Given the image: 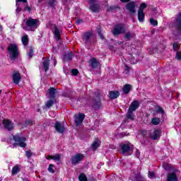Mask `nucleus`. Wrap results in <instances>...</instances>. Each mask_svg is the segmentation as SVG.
<instances>
[{
  "instance_id": "f257e3e1",
  "label": "nucleus",
  "mask_w": 181,
  "mask_h": 181,
  "mask_svg": "<svg viewBox=\"0 0 181 181\" xmlns=\"http://www.w3.org/2000/svg\"><path fill=\"white\" fill-rule=\"evenodd\" d=\"M24 23L25 24L21 25L23 30H27L28 32H35V30L37 29L39 20L30 17L28 18H25Z\"/></svg>"
},
{
  "instance_id": "f03ea898",
  "label": "nucleus",
  "mask_w": 181,
  "mask_h": 181,
  "mask_svg": "<svg viewBox=\"0 0 181 181\" xmlns=\"http://www.w3.org/2000/svg\"><path fill=\"white\" fill-rule=\"evenodd\" d=\"M103 103H101V95L98 93L92 98H90L87 100L86 107H90L96 111L101 109Z\"/></svg>"
},
{
  "instance_id": "7ed1b4c3",
  "label": "nucleus",
  "mask_w": 181,
  "mask_h": 181,
  "mask_svg": "<svg viewBox=\"0 0 181 181\" xmlns=\"http://www.w3.org/2000/svg\"><path fill=\"white\" fill-rule=\"evenodd\" d=\"M139 108V101L137 100H134L127 110V112L126 114V117L127 119H130L131 121H134L135 119V115L134 114V112L136 111Z\"/></svg>"
},
{
  "instance_id": "20e7f679",
  "label": "nucleus",
  "mask_w": 181,
  "mask_h": 181,
  "mask_svg": "<svg viewBox=\"0 0 181 181\" xmlns=\"http://www.w3.org/2000/svg\"><path fill=\"white\" fill-rule=\"evenodd\" d=\"M13 139L14 141V146H20V148H26V137L21 136L19 133L13 136Z\"/></svg>"
},
{
  "instance_id": "39448f33",
  "label": "nucleus",
  "mask_w": 181,
  "mask_h": 181,
  "mask_svg": "<svg viewBox=\"0 0 181 181\" xmlns=\"http://www.w3.org/2000/svg\"><path fill=\"white\" fill-rule=\"evenodd\" d=\"M11 60H16L19 57V48L16 44H10L8 47Z\"/></svg>"
},
{
  "instance_id": "423d86ee",
  "label": "nucleus",
  "mask_w": 181,
  "mask_h": 181,
  "mask_svg": "<svg viewBox=\"0 0 181 181\" xmlns=\"http://www.w3.org/2000/svg\"><path fill=\"white\" fill-rule=\"evenodd\" d=\"M125 32H127V27L124 24L118 23L114 26L112 33L113 36H119V35H124Z\"/></svg>"
},
{
  "instance_id": "0eeeda50",
  "label": "nucleus",
  "mask_w": 181,
  "mask_h": 181,
  "mask_svg": "<svg viewBox=\"0 0 181 181\" xmlns=\"http://www.w3.org/2000/svg\"><path fill=\"white\" fill-rule=\"evenodd\" d=\"M169 170H172V173L167 175V181H179V178L176 174L177 172H179V170L175 168L173 166H170Z\"/></svg>"
},
{
  "instance_id": "6e6552de",
  "label": "nucleus",
  "mask_w": 181,
  "mask_h": 181,
  "mask_svg": "<svg viewBox=\"0 0 181 181\" xmlns=\"http://www.w3.org/2000/svg\"><path fill=\"white\" fill-rule=\"evenodd\" d=\"M125 8L128 11L129 15H135L136 13V1H131L125 5Z\"/></svg>"
},
{
  "instance_id": "1a4fd4ad",
  "label": "nucleus",
  "mask_w": 181,
  "mask_h": 181,
  "mask_svg": "<svg viewBox=\"0 0 181 181\" xmlns=\"http://www.w3.org/2000/svg\"><path fill=\"white\" fill-rule=\"evenodd\" d=\"M82 160H84V155L83 153H78L71 158V163L74 166L78 165Z\"/></svg>"
},
{
  "instance_id": "9d476101",
  "label": "nucleus",
  "mask_w": 181,
  "mask_h": 181,
  "mask_svg": "<svg viewBox=\"0 0 181 181\" xmlns=\"http://www.w3.org/2000/svg\"><path fill=\"white\" fill-rule=\"evenodd\" d=\"M74 118L76 127H80V125L83 124L84 118H86V115H84V113L79 112L78 114L74 115Z\"/></svg>"
},
{
  "instance_id": "9b49d317",
  "label": "nucleus",
  "mask_w": 181,
  "mask_h": 181,
  "mask_svg": "<svg viewBox=\"0 0 181 181\" xmlns=\"http://www.w3.org/2000/svg\"><path fill=\"white\" fill-rule=\"evenodd\" d=\"M93 36L92 32H85L82 34V40L86 46L91 45V37Z\"/></svg>"
},
{
  "instance_id": "f8f14e48",
  "label": "nucleus",
  "mask_w": 181,
  "mask_h": 181,
  "mask_svg": "<svg viewBox=\"0 0 181 181\" xmlns=\"http://www.w3.org/2000/svg\"><path fill=\"white\" fill-rule=\"evenodd\" d=\"M149 136L151 139H153V141H156V139H159V138L162 136V130L156 129L151 134H150Z\"/></svg>"
},
{
  "instance_id": "ddd939ff",
  "label": "nucleus",
  "mask_w": 181,
  "mask_h": 181,
  "mask_svg": "<svg viewBox=\"0 0 181 181\" xmlns=\"http://www.w3.org/2000/svg\"><path fill=\"white\" fill-rule=\"evenodd\" d=\"M54 127L56 129L57 132H59V134H64V131H66L64 125L59 121H57L55 122Z\"/></svg>"
},
{
  "instance_id": "4468645a",
  "label": "nucleus",
  "mask_w": 181,
  "mask_h": 181,
  "mask_svg": "<svg viewBox=\"0 0 181 181\" xmlns=\"http://www.w3.org/2000/svg\"><path fill=\"white\" fill-rule=\"evenodd\" d=\"M52 28L54 29V35L57 40H60L62 39V34L59 30V27L56 24H51Z\"/></svg>"
},
{
  "instance_id": "2eb2a0df",
  "label": "nucleus",
  "mask_w": 181,
  "mask_h": 181,
  "mask_svg": "<svg viewBox=\"0 0 181 181\" xmlns=\"http://www.w3.org/2000/svg\"><path fill=\"white\" fill-rule=\"evenodd\" d=\"M12 78L13 83H14V84H19V83H21L22 80V76H21L19 71H14V73L13 74Z\"/></svg>"
},
{
  "instance_id": "dca6fc26",
  "label": "nucleus",
  "mask_w": 181,
  "mask_h": 181,
  "mask_svg": "<svg viewBox=\"0 0 181 181\" xmlns=\"http://www.w3.org/2000/svg\"><path fill=\"white\" fill-rule=\"evenodd\" d=\"M2 123L5 129H7V131H12L13 129V123L9 119H4Z\"/></svg>"
},
{
  "instance_id": "f3484780",
  "label": "nucleus",
  "mask_w": 181,
  "mask_h": 181,
  "mask_svg": "<svg viewBox=\"0 0 181 181\" xmlns=\"http://www.w3.org/2000/svg\"><path fill=\"white\" fill-rule=\"evenodd\" d=\"M89 9L93 13H98V12H100V10L101 9V7L98 4L90 3V5L89 6Z\"/></svg>"
},
{
  "instance_id": "a211bd4d",
  "label": "nucleus",
  "mask_w": 181,
  "mask_h": 181,
  "mask_svg": "<svg viewBox=\"0 0 181 181\" xmlns=\"http://www.w3.org/2000/svg\"><path fill=\"white\" fill-rule=\"evenodd\" d=\"M120 149L122 151V153H128V156L131 155L129 153L131 152V146L129 144H123L120 145Z\"/></svg>"
},
{
  "instance_id": "6ab92c4d",
  "label": "nucleus",
  "mask_w": 181,
  "mask_h": 181,
  "mask_svg": "<svg viewBox=\"0 0 181 181\" xmlns=\"http://www.w3.org/2000/svg\"><path fill=\"white\" fill-rule=\"evenodd\" d=\"M130 180L132 181H145L144 177L141 175V173H134L130 176Z\"/></svg>"
},
{
  "instance_id": "aec40b11",
  "label": "nucleus",
  "mask_w": 181,
  "mask_h": 181,
  "mask_svg": "<svg viewBox=\"0 0 181 181\" xmlns=\"http://www.w3.org/2000/svg\"><path fill=\"white\" fill-rule=\"evenodd\" d=\"M57 89L55 88L51 87L48 89V94H49V98L51 100H56V94Z\"/></svg>"
},
{
  "instance_id": "412c9836",
  "label": "nucleus",
  "mask_w": 181,
  "mask_h": 181,
  "mask_svg": "<svg viewBox=\"0 0 181 181\" xmlns=\"http://www.w3.org/2000/svg\"><path fill=\"white\" fill-rule=\"evenodd\" d=\"M42 67L45 73L49 71V69L50 67V59L49 58H45V60L42 62Z\"/></svg>"
},
{
  "instance_id": "4be33fe9",
  "label": "nucleus",
  "mask_w": 181,
  "mask_h": 181,
  "mask_svg": "<svg viewBox=\"0 0 181 181\" xmlns=\"http://www.w3.org/2000/svg\"><path fill=\"white\" fill-rule=\"evenodd\" d=\"M119 97V91L118 90H111L109 92V98L111 100H117Z\"/></svg>"
},
{
  "instance_id": "5701e85b",
  "label": "nucleus",
  "mask_w": 181,
  "mask_h": 181,
  "mask_svg": "<svg viewBox=\"0 0 181 181\" xmlns=\"http://www.w3.org/2000/svg\"><path fill=\"white\" fill-rule=\"evenodd\" d=\"M131 90H132V86L131 84H125L122 88L123 94L127 95V94H129L131 93Z\"/></svg>"
},
{
  "instance_id": "b1692460",
  "label": "nucleus",
  "mask_w": 181,
  "mask_h": 181,
  "mask_svg": "<svg viewBox=\"0 0 181 181\" xmlns=\"http://www.w3.org/2000/svg\"><path fill=\"white\" fill-rule=\"evenodd\" d=\"M136 35L131 32V31H127L124 33V37L126 40H131V39H134Z\"/></svg>"
},
{
  "instance_id": "393cba45",
  "label": "nucleus",
  "mask_w": 181,
  "mask_h": 181,
  "mask_svg": "<svg viewBox=\"0 0 181 181\" xmlns=\"http://www.w3.org/2000/svg\"><path fill=\"white\" fill-rule=\"evenodd\" d=\"M73 59V52L69 51L68 53L63 54V59L64 62H70Z\"/></svg>"
},
{
  "instance_id": "a878e982",
  "label": "nucleus",
  "mask_w": 181,
  "mask_h": 181,
  "mask_svg": "<svg viewBox=\"0 0 181 181\" xmlns=\"http://www.w3.org/2000/svg\"><path fill=\"white\" fill-rule=\"evenodd\" d=\"M137 18L139 22H145V13L144 11H138Z\"/></svg>"
},
{
  "instance_id": "bb28decb",
  "label": "nucleus",
  "mask_w": 181,
  "mask_h": 181,
  "mask_svg": "<svg viewBox=\"0 0 181 181\" xmlns=\"http://www.w3.org/2000/svg\"><path fill=\"white\" fill-rule=\"evenodd\" d=\"M47 160H60L61 157H60V154H56L55 156L53 155H49L48 156H47Z\"/></svg>"
},
{
  "instance_id": "cd10ccee",
  "label": "nucleus",
  "mask_w": 181,
  "mask_h": 181,
  "mask_svg": "<svg viewBox=\"0 0 181 181\" xmlns=\"http://www.w3.org/2000/svg\"><path fill=\"white\" fill-rule=\"evenodd\" d=\"M90 66L92 69H97L98 67V60L95 58H91Z\"/></svg>"
},
{
  "instance_id": "c85d7f7f",
  "label": "nucleus",
  "mask_w": 181,
  "mask_h": 181,
  "mask_svg": "<svg viewBox=\"0 0 181 181\" xmlns=\"http://www.w3.org/2000/svg\"><path fill=\"white\" fill-rule=\"evenodd\" d=\"M21 41L23 46H28V45H29V37L28 36V35L23 36L21 38Z\"/></svg>"
},
{
  "instance_id": "c756f323",
  "label": "nucleus",
  "mask_w": 181,
  "mask_h": 181,
  "mask_svg": "<svg viewBox=\"0 0 181 181\" xmlns=\"http://www.w3.org/2000/svg\"><path fill=\"white\" fill-rule=\"evenodd\" d=\"M176 22L177 23V30H181V11L180 12L177 18H176Z\"/></svg>"
},
{
  "instance_id": "7c9ffc66",
  "label": "nucleus",
  "mask_w": 181,
  "mask_h": 181,
  "mask_svg": "<svg viewBox=\"0 0 181 181\" xmlns=\"http://www.w3.org/2000/svg\"><path fill=\"white\" fill-rule=\"evenodd\" d=\"M57 0H47V4L49 8H54L56 6V3Z\"/></svg>"
},
{
  "instance_id": "2f4dec72",
  "label": "nucleus",
  "mask_w": 181,
  "mask_h": 181,
  "mask_svg": "<svg viewBox=\"0 0 181 181\" xmlns=\"http://www.w3.org/2000/svg\"><path fill=\"white\" fill-rule=\"evenodd\" d=\"M118 9L119 11L121 10V7L118 6H110L107 8V12H114V11H117Z\"/></svg>"
},
{
  "instance_id": "473e14b6",
  "label": "nucleus",
  "mask_w": 181,
  "mask_h": 181,
  "mask_svg": "<svg viewBox=\"0 0 181 181\" xmlns=\"http://www.w3.org/2000/svg\"><path fill=\"white\" fill-rule=\"evenodd\" d=\"M55 101H56V99L49 98V100L47 101L45 104V107H47V108H50L51 107H53V104H54Z\"/></svg>"
},
{
  "instance_id": "72a5a7b5",
  "label": "nucleus",
  "mask_w": 181,
  "mask_h": 181,
  "mask_svg": "<svg viewBox=\"0 0 181 181\" xmlns=\"http://www.w3.org/2000/svg\"><path fill=\"white\" fill-rule=\"evenodd\" d=\"M21 172V168H19V165H16L14 167H13L12 170H11V174L13 175H16V173Z\"/></svg>"
},
{
  "instance_id": "f704fd0d",
  "label": "nucleus",
  "mask_w": 181,
  "mask_h": 181,
  "mask_svg": "<svg viewBox=\"0 0 181 181\" xmlns=\"http://www.w3.org/2000/svg\"><path fill=\"white\" fill-rule=\"evenodd\" d=\"M151 124H153V125H159V124H160V118L159 117H153L151 119Z\"/></svg>"
},
{
  "instance_id": "c9c22d12",
  "label": "nucleus",
  "mask_w": 181,
  "mask_h": 181,
  "mask_svg": "<svg viewBox=\"0 0 181 181\" xmlns=\"http://www.w3.org/2000/svg\"><path fill=\"white\" fill-rule=\"evenodd\" d=\"M78 180L79 181H87V175H86V174H84L83 173H81L79 174L78 175Z\"/></svg>"
},
{
  "instance_id": "e433bc0d",
  "label": "nucleus",
  "mask_w": 181,
  "mask_h": 181,
  "mask_svg": "<svg viewBox=\"0 0 181 181\" xmlns=\"http://www.w3.org/2000/svg\"><path fill=\"white\" fill-rule=\"evenodd\" d=\"M148 5L145 4V2H143L140 4L138 11L139 12H144V9H145Z\"/></svg>"
},
{
  "instance_id": "4c0bfd02",
  "label": "nucleus",
  "mask_w": 181,
  "mask_h": 181,
  "mask_svg": "<svg viewBox=\"0 0 181 181\" xmlns=\"http://www.w3.org/2000/svg\"><path fill=\"white\" fill-rule=\"evenodd\" d=\"M33 52H34L33 47H30L29 52L27 53V56H28L29 60H30V59H32V57H33Z\"/></svg>"
},
{
  "instance_id": "58836bf2",
  "label": "nucleus",
  "mask_w": 181,
  "mask_h": 181,
  "mask_svg": "<svg viewBox=\"0 0 181 181\" xmlns=\"http://www.w3.org/2000/svg\"><path fill=\"white\" fill-rule=\"evenodd\" d=\"M98 35L101 40H104V39H105L104 35H103V30L100 28H98Z\"/></svg>"
},
{
  "instance_id": "ea45409f",
  "label": "nucleus",
  "mask_w": 181,
  "mask_h": 181,
  "mask_svg": "<svg viewBox=\"0 0 181 181\" xmlns=\"http://www.w3.org/2000/svg\"><path fill=\"white\" fill-rule=\"evenodd\" d=\"M173 48L175 51L179 50L180 49V46L179 45V42H174L173 44Z\"/></svg>"
},
{
  "instance_id": "a19ab883",
  "label": "nucleus",
  "mask_w": 181,
  "mask_h": 181,
  "mask_svg": "<svg viewBox=\"0 0 181 181\" xmlns=\"http://www.w3.org/2000/svg\"><path fill=\"white\" fill-rule=\"evenodd\" d=\"M98 146H100V145L98 144V141H94L91 144V147L93 149V151H96V149L98 148Z\"/></svg>"
},
{
  "instance_id": "79ce46f5",
  "label": "nucleus",
  "mask_w": 181,
  "mask_h": 181,
  "mask_svg": "<svg viewBox=\"0 0 181 181\" xmlns=\"http://www.w3.org/2000/svg\"><path fill=\"white\" fill-rule=\"evenodd\" d=\"M150 23L152 26H158V21L151 18H150Z\"/></svg>"
},
{
  "instance_id": "37998d69",
  "label": "nucleus",
  "mask_w": 181,
  "mask_h": 181,
  "mask_svg": "<svg viewBox=\"0 0 181 181\" xmlns=\"http://www.w3.org/2000/svg\"><path fill=\"white\" fill-rule=\"evenodd\" d=\"M53 168H54V165L53 164H49V167H48V172H49V173H54V169H53Z\"/></svg>"
},
{
  "instance_id": "c03bdc74",
  "label": "nucleus",
  "mask_w": 181,
  "mask_h": 181,
  "mask_svg": "<svg viewBox=\"0 0 181 181\" xmlns=\"http://www.w3.org/2000/svg\"><path fill=\"white\" fill-rule=\"evenodd\" d=\"M24 12H32V8L29 6V4H26L23 8Z\"/></svg>"
},
{
  "instance_id": "a18cd8bd",
  "label": "nucleus",
  "mask_w": 181,
  "mask_h": 181,
  "mask_svg": "<svg viewBox=\"0 0 181 181\" xmlns=\"http://www.w3.org/2000/svg\"><path fill=\"white\" fill-rule=\"evenodd\" d=\"M71 73L72 76H78V69H71Z\"/></svg>"
},
{
  "instance_id": "49530a36",
  "label": "nucleus",
  "mask_w": 181,
  "mask_h": 181,
  "mask_svg": "<svg viewBox=\"0 0 181 181\" xmlns=\"http://www.w3.org/2000/svg\"><path fill=\"white\" fill-rule=\"evenodd\" d=\"M33 155V153H32V151L28 150V151H25V156H26V158H32Z\"/></svg>"
},
{
  "instance_id": "de8ad7c7",
  "label": "nucleus",
  "mask_w": 181,
  "mask_h": 181,
  "mask_svg": "<svg viewBox=\"0 0 181 181\" xmlns=\"http://www.w3.org/2000/svg\"><path fill=\"white\" fill-rule=\"evenodd\" d=\"M157 112H160L161 115H165V110H163V108H162V107H158Z\"/></svg>"
},
{
  "instance_id": "09e8293b",
  "label": "nucleus",
  "mask_w": 181,
  "mask_h": 181,
  "mask_svg": "<svg viewBox=\"0 0 181 181\" xmlns=\"http://www.w3.org/2000/svg\"><path fill=\"white\" fill-rule=\"evenodd\" d=\"M129 70H131V66H128L127 64H125L124 71L126 72V74H128V73H129Z\"/></svg>"
},
{
  "instance_id": "8fccbe9b",
  "label": "nucleus",
  "mask_w": 181,
  "mask_h": 181,
  "mask_svg": "<svg viewBox=\"0 0 181 181\" xmlns=\"http://www.w3.org/2000/svg\"><path fill=\"white\" fill-rule=\"evenodd\" d=\"M175 58L177 60H181V52H177L175 55Z\"/></svg>"
},
{
  "instance_id": "3c124183",
  "label": "nucleus",
  "mask_w": 181,
  "mask_h": 181,
  "mask_svg": "<svg viewBox=\"0 0 181 181\" xmlns=\"http://www.w3.org/2000/svg\"><path fill=\"white\" fill-rule=\"evenodd\" d=\"M148 177L149 179H152L153 177H155V173L154 172H148Z\"/></svg>"
},
{
  "instance_id": "603ef678",
  "label": "nucleus",
  "mask_w": 181,
  "mask_h": 181,
  "mask_svg": "<svg viewBox=\"0 0 181 181\" xmlns=\"http://www.w3.org/2000/svg\"><path fill=\"white\" fill-rule=\"evenodd\" d=\"M120 2L122 4H129V2H131V0H120Z\"/></svg>"
},
{
  "instance_id": "864d4df0",
  "label": "nucleus",
  "mask_w": 181,
  "mask_h": 181,
  "mask_svg": "<svg viewBox=\"0 0 181 181\" xmlns=\"http://www.w3.org/2000/svg\"><path fill=\"white\" fill-rule=\"evenodd\" d=\"M16 2H22V4H28V0H16Z\"/></svg>"
},
{
  "instance_id": "5fc2aeb1",
  "label": "nucleus",
  "mask_w": 181,
  "mask_h": 181,
  "mask_svg": "<svg viewBox=\"0 0 181 181\" xmlns=\"http://www.w3.org/2000/svg\"><path fill=\"white\" fill-rule=\"evenodd\" d=\"M135 155H136V158H139L141 153L139 151V150L136 151Z\"/></svg>"
},
{
  "instance_id": "6e6d98bb",
  "label": "nucleus",
  "mask_w": 181,
  "mask_h": 181,
  "mask_svg": "<svg viewBox=\"0 0 181 181\" xmlns=\"http://www.w3.org/2000/svg\"><path fill=\"white\" fill-rule=\"evenodd\" d=\"M42 2H45V0H37V5L39 6Z\"/></svg>"
},
{
  "instance_id": "4d7b16f0",
  "label": "nucleus",
  "mask_w": 181,
  "mask_h": 181,
  "mask_svg": "<svg viewBox=\"0 0 181 181\" xmlns=\"http://www.w3.org/2000/svg\"><path fill=\"white\" fill-rule=\"evenodd\" d=\"M89 4H95L98 0H88Z\"/></svg>"
},
{
  "instance_id": "13d9d810",
  "label": "nucleus",
  "mask_w": 181,
  "mask_h": 181,
  "mask_svg": "<svg viewBox=\"0 0 181 181\" xmlns=\"http://www.w3.org/2000/svg\"><path fill=\"white\" fill-rule=\"evenodd\" d=\"M25 124H26V125H30V124H32V121L31 120H25Z\"/></svg>"
},
{
  "instance_id": "bf43d9fd",
  "label": "nucleus",
  "mask_w": 181,
  "mask_h": 181,
  "mask_svg": "<svg viewBox=\"0 0 181 181\" xmlns=\"http://www.w3.org/2000/svg\"><path fill=\"white\" fill-rule=\"evenodd\" d=\"M76 22H77V23H83V20L82 19H78Z\"/></svg>"
},
{
  "instance_id": "052dcab7",
  "label": "nucleus",
  "mask_w": 181,
  "mask_h": 181,
  "mask_svg": "<svg viewBox=\"0 0 181 181\" xmlns=\"http://www.w3.org/2000/svg\"><path fill=\"white\" fill-rule=\"evenodd\" d=\"M16 11H18V12H21V11H22L20 8H17Z\"/></svg>"
},
{
  "instance_id": "680f3d73",
  "label": "nucleus",
  "mask_w": 181,
  "mask_h": 181,
  "mask_svg": "<svg viewBox=\"0 0 181 181\" xmlns=\"http://www.w3.org/2000/svg\"><path fill=\"white\" fill-rule=\"evenodd\" d=\"M90 181H95V178L92 177V178L90 179Z\"/></svg>"
},
{
  "instance_id": "e2e57ef3",
  "label": "nucleus",
  "mask_w": 181,
  "mask_h": 181,
  "mask_svg": "<svg viewBox=\"0 0 181 181\" xmlns=\"http://www.w3.org/2000/svg\"><path fill=\"white\" fill-rule=\"evenodd\" d=\"M57 64V62L55 61V62H54V66H56Z\"/></svg>"
},
{
  "instance_id": "0e129e2a",
  "label": "nucleus",
  "mask_w": 181,
  "mask_h": 181,
  "mask_svg": "<svg viewBox=\"0 0 181 181\" xmlns=\"http://www.w3.org/2000/svg\"><path fill=\"white\" fill-rule=\"evenodd\" d=\"M2 94V90H0V95Z\"/></svg>"
},
{
  "instance_id": "69168bd1",
  "label": "nucleus",
  "mask_w": 181,
  "mask_h": 181,
  "mask_svg": "<svg viewBox=\"0 0 181 181\" xmlns=\"http://www.w3.org/2000/svg\"><path fill=\"white\" fill-rule=\"evenodd\" d=\"M114 47V46H110V49H112Z\"/></svg>"
}]
</instances>
